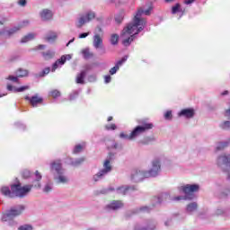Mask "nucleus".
Listing matches in <instances>:
<instances>
[{"mask_svg":"<svg viewBox=\"0 0 230 230\" xmlns=\"http://www.w3.org/2000/svg\"><path fill=\"white\" fill-rule=\"evenodd\" d=\"M152 10H154V7L150 5L147 9L139 8L136 13V15L133 18V22H129L121 31L120 37L124 39L122 40V44L125 46V48H128L132 42H134V39H136V36L139 35L141 31L145 30L146 27V20L144 18H141V15L143 13L145 15H150ZM127 35H130L129 37L126 38Z\"/></svg>","mask_w":230,"mask_h":230,"instance_id":"nucleus-1","label":"nucleus"},{"mask_svg":"<svg viewBox=\"0 0 230 230\" xmlns=\"http://www.w3.org/2000/svg\"><path fill=\"white\" fill-rule=\"evenodd\" d=\"M40 181H42V174H40L39 171H36L35 179L32 181V184L22 186L20 181H18L17 183H13L14 190L13 191L14 193V199H24L25 197H28V195H30L32 188H42Z\"/></svg>","mask_w":230,"mask_h":230,"instance_id":"nucleus-2","label":"nucleus"},{"mask_svg":"<svg viewBox=\"0 0 230 230\" xmlns=\"http://www.w3.org/2000/svg\"><path fill=\"white\" fill-rule=\"evenodd\" d=\"M26 209V206L24 205H15L10 208V209L5 210V212L2 216V222H7L10 227H16L17 221L15 218L17 217H21L24 210Z\"/></svg>","mask_w":230,"mask_h":230,"instance_id":"nucleus-3","label":"nucleus"},{"mask_svg":"<svg viewBox=\"0 0 230 230\" xmlns=\"http://www.w3.org/2000/svg\"><path fill=\"white\" fill-rule=\"evenodd\" d=\"M50 172L56 184H67L69 178L66 175V170L62 167L60 161H54L50 164Z\"/></svg>","mask_w":230,"mask_h":230,"instance_id":"nucleus-4","label":"nucleus"},{"mask_svg":"<svg viewBox=\"0 0 230 230\" xmlns=\"http://www.w3.org/2000/svg\"><path fill=\"white\" fill-rule=\"evenodd\" d=\"M116 159V154L110 152L107 159L103 164V169L100 170L96 174L93 176V182H100V181H103L111 172H112V166L111 165V161H114Z\"/></svg>","mask_w":230,"mask_h":230,"instance_id":"nucleus-5","label":"nucleus"},{"mask_svg":"<svg viewBox=\"0 0 230 230\" xmlns=\"http://www.w3.org/2000/svg\"><path fill=\"white\" fill-rule=\"evenodd\" d=\"M137 123L139 125L135 127L130 133V138L132 139H136V137H139L141 134H145V132L154 128V123L149 122L146 119H140Z\"/></svg>","mask_w":230,"mask_h":230,"instance_id":"nucleus-6","label":"nucleus"},{"mask_svg":"<svg viewBox=\"0 0 230 230\" xmlns=\"http://www.w3.org/2000/svg\"><path fill=\"white\" fill-rule=\"evenodd\" d=\"M179 191L184 193V199L186 200H193L195 199V193L200 190V185L197 183L186 184L183 186L178 187Z\"/></svg>","mask_w":230,"mask_h":230,"instance_id":"nucleus-7","label":"nucleus"},{"mask_svg":"<svg viewBox=\"0 0 230 230\" xmlns=\"http://www.w3.org/2000/svg\"><path fill=\"white\" fill-rule=\"evenodd\" d=\"M183 199L184 197L182 196L172 198L170 192H161L160 194L153 198V207L161 206V204H163L164 202H170L172 200L179 201L182 200Z\"/></svg>","mask_w":230,"mask_h":230,"instance_id":"nucleus-8","label":"nucleus"},{"mask_svg":"<svg viewBox=\"0 0 230 230\" xmlns=\"http://www.w3.org/2000/svg\"><path fill=\"white\" fill-rule=\"evenodd\" d=\"M161 158L156 157L152 160L149 170L146 171V175L150 178L159 177L161 175Z\"/></svg>","mask_w":230,"mask_h":230,"instance_id":"nucleus-9","label":"nucleus"},{"mask_svg":"<svg viewBox=\"0 0 230 230\" xmlns=\"http://www.w3.org/2000/svg\"><path fill=\"white\" fill-rule=\"evenodd\" d=\"M217 167L223 171L224 173H226L230 170V155L223 154L217 156Z\"/></svg>","mask_w":230,"mask_h":230,"instance_id":"nucleus-10","label":"nucleus"},{"mask_svg":"<svg viewBox=\"0 0 230 230\" xmlns=\"http://www.w3.org/2000/svg\"><path fill=\"white\" fill-rule=\"evenodd\" d=\"M157 227V220L155 219H146L144 221V226L137 224L134 230H155Z\"/></svg>","mask_w":230,"mask_h":230,"instance_id":"nucleus-11","label":"nucleus"},{"mask_svg":"<svg viewBox=\"0 0 230 230\" xmlns=\"http://www.w3.org/2000/svg\"><path fill=\"white\" fill-rule=\"evenodd\" d=\"M145 179H148L146 170L135 169L131 172L130 181L132 182H141L142 181H145Z\"/></svg>","mask_w":230,"mask_h":230,"instance_id":"nucleus-12","label":"nucleus"},{"mask_svg":"<svg viewBox=\"0 0 230 230\" xmlns=\"http://www.w3.org/2000/svg\"><path fill=\"white\" fill-rule=\"evenodd\" d=\"M117 195H122L125 197L128 193V191H137V186L136 185H122L118 187L116 190Z\"/></svg>","mask_w":230,"mask_h":230,"instance_id":"nucleus-13","label":"nucleus"},{"mask_svg":"<svg viewBox=\"0 0 230 230\" xmlns=\"http://www.w3.org/2000/svg\"><path fill=\"white\" fill-rule=\"evenodd\" d=\"M29 23H30V22L23 21L22 23L13 26V27L10 28L9 30H5L6 39H12V37L13 35H15V33H19V31H21V30H22V27L24 26V24H29Z\"/></svg>","mask_w":230,"mask_h":230,"instance_id":"nucleus-14","label":"nucleus"},{"mask_svg":"<svg viewBox=\"0 0 230 230\" xmlns=\"http://www.w3.org/2000/svg\"><path fill=\"white\" fill-rule=\"evenodd\" d=\"M123 201L112 200L104 207L105 211H118L123 208Z\"/></svg>","mask_w":230,"mask_h":230,"instance_id":"nucleus-15","label":"nucleus"},{"mask_svg":"<svg viewBox=\"0 0 230 230\" xmlns=\"http://www.w3.org/2000/svg\"><path fill=\"white\" fill-rule=\"evenodd\" d=\"M25 100L29 102L30 105L32 107H39L42 102H44V99L42 97H39V94L36 93L35 95L30 97V96H25Z\"/></svg>","mask_w":230,"mask_h":230,"instance_id":"nucleus-16","label":"nucleus"},{"mask_svg":"<svg viewBox=\"0 0 230 230\" xmlns=\"http://www.w3.org/2000/svg\"><path fill=\"white\" fill-rule=\"evenodd\" d=\"M66 60H71V55H63L59 59H58L55 63L52 65V73H55L57 69H58V66H64L66 64Z\"/></svg>","mask_w":230,"mask_h":230,"instance_id":"nucleus-17","label":"nucleus"},{"mask_svg":"<svg viewBox=\"0 0 230 230\" xmlns=\"http://www.w3.org/2000/svg\"><path fill=\"white\" fill-rule=\"evenodd\" d=\"M93 47L95 48V49H100L101 48L102 51V55H105L106 51H105V48H103V40L99 34H95L93 36Z\"/></svg>","mask_w":230,"mask_h":230,"instance_id":"nucleus-18","label":"nucleus"},{"mask_svg":"<svg viewBox=\"0 0 230 230\" xmlns=\"http://www.w3.org/2000/svg\"><path fill=\"white\" fill-rule=\"evenodd\" d=\"M178 116L191 119L195 116V110L193 108L183 109L178 113Z\"/></svg>","mask_w":230,"mask_h":230,"instance_id":"nucleus-19","label":"nucleus"},{"mask_svg":"<svg viewBox=\"0 0 230 230\" xmlns=\"http://www.w3.org/2000/svg\"><path fill=\"white\" fill-rule=\"evenodd\" d=\"M40 16L41 21H44V22L51 21V19H53V11L49 9H43L40 13Z\"/></svg>","mask_w":230,"mask_h":230,"instance_id":"nucleus-20","label":"nucleus"},{"mask_svg":"<svg viewBox=\"0 0 230 230\" xmlns=\"http://www.w3.org/2000/svg\"><path fill=\"white\" fill-rule=\"evenodd\" d=\"M13 184L11 185V190L10 187H2L1 191L4 195V197H8L9 199H14V192H13Z\"/></svg>","mask_w":230,"mask_h":230,"instance_id":"nucleus-21","label":"nucleus"},{"mask_svg":"<svg viewBox=\"0 0 230 230\" xmlns=\"http://www.w3.org/2000/svg\"><path fill=\"white\" fill-rule=\"evenodd\" d=\"M28 89H30V85L15 87L12 84H7V90L11 91V93H24V91H28Z\"/></svg>","mask_w":230,"mask_h":230,"instance_id":"nucleus-22","label":"nucleus"},{"mask_svg":"<svg viewBox=\"0 0 230 230\" xmlns=\"http://www.w3.org/2000/svg\"><path fill=\"white\" fill-rule=\"evenodd\" d=\"M199 209V204L197 202H190L186 207V213L188 215H193L195 211Z\"/></svg>","mask_w":230,"mask_h":230,"instance_id":"nucleus-23","label":"nucleus"},{"mask_svg":"<svg viewBox=\"0 0 230 230\" xmlns=\"http://www.w3.org/2000/svg\"><path fill=\"white\" fill-rule=\"evenodd\" d=\"M85 156L80 157V158H70V164L71 166L74 167H78V166H82V164H84V163H85Z\"/></svg>","mask_w":230,"mask_h":230,"instance_id":"nucleus-24","label":"nucleus"},{"mask_svg":"<svg viewBox=\"0 0 230 230\" xmlns=\"http://www.w3.org/2000/svg\"><path fill=\"white\" fill-rule=\"evenodd\" d=\"M85 76H87V71L82 70L75 78V83L84 85L85 84Z\"/></svg>","mask_w":230,"mask_h":230,"instance_id":"nucleus-25","label":"nucleus"},{"mask_svg":"<svg viewBox=\"0 0 230 230\" xmlns=\"http://www.w3.org/2000/svg\"><path fill=\"white\" fill-rule=\"evenodd\" d=\"M14 75L18 76V78H26L30 75V71L28 69L24 68H18L15 72Z\"/></svg>","mask_w":230,"mask_h":230,"instance_id":"nucleus-26","label":"nucleus"},{"mask_svg":"<svg viewBox=\"0 0 230 230\" xmlns=\"http://www.w3.org/2000/svg\"><path fill=\"white\" fill-rule=\"evenodd\" d=\"M87 20L84 16V14L81 15L79 18H77L75 22V27L76 28H83L84 24H87Z\"/></svg>","mask_w":230,"mask_h":230,"instance_id":"nucleus-27","label":"nucleus"},{"mask_svg":"<svg viewBox=\"0 0 230 230\" xmlns=\"http://www.w3.org/2000/svg\"><path fill=\"white\" fill-rule=\"evenodd\" d=\"M82 55H83V58H84V60H89L90 58H93V57H94V54L93 52H91L89 48L83 49Z\"/></svg>","mask_w":230,"mask_h":230,"instance_id":"nucleus-28","label":"nucleus"},{"mask_svg":"<svg viewBox=\"0 0 230 230\" xmlns=\"http://www.w3.org/2000/svg\"><path fill=\"white\" fill-rule=\"evenodd\" d=\"M112 191H116V189H114V187H108V188L97 190L96 194L97 195H109V193H111Z\"/></svg>","mask_w":230,"mask_h":230,"instance_id":"nucleus-29","label":"nucleus"},{"mask_svg":"<svg viewBox=\"0 0 230 230\" xmlns=\"http://www.w3.org/2000/svg\"><path fill=\"white\" fill-rule=\"evenodd\" d=\"M51 71V68L49 67H45L41 72L35 74L34 76L35 78H44V76H46L47 75H49Z\"/></svg>","mask_w":230,"mask_h":230,"instance_id":"nucleus-30","label":"nucleus"},{"mask_svg":"<svg viewBox=\"0 0 230 230\" xmlns=\"http://www.w3.org/2000/svg\"><path fill=\"white\" fill-rule=\"evenodd\" d=\"M229 146V143L226 141L219 142L217 144L215 152H221V150H224V148H227Z\"/></svg>","mask_w":230,"mask_h":230,"instance_id":"nucleus-31","label":"nucleus"},{"mask_svg":"<svg viewBox=\"0 0 230 230\" xmlns=\"http://www.w3.org/2000/svg\"><path fill=\"white\" fill-rule=\"evenodd\" d=\"M153 141H155V137H145L141 140L138 141V145H149L153 143Z\"/></svg>","mask_w":230,"mask_h":230,"instance_id":"nucleus-32","label":"nucleus"},{"mask_svg":"<svg viewBox=\"0 0 230 230\" xmlns=\"http://www.w3.org/2000/svg\"><path fill=\"white\" fill-rule=\"evenodd\" d=\"M41 55L44 60H51L53 57H55V51L53 50H47L46 52H41Z\"/></svg>","mask_w":230,"mask_h":230,"instance_id":"nucleus-33","label":"nucleus"},{"mask_svg":"<svg viewBox=\"0 0 230 230\" xmlns=\"http://www.w3.org/2000/svg\"><path fill=\"white\" fill-rule=\"evenodd\" d=\"M155 208H156V207H154V200L152 199L151 206L140 207L139 211H141L142 213H150V211H153Z\"/></svg>","mask_w":230,"mask_h":230,"instance_id":"nucleus-34","label":"nucleus"},{"mask_svg":"<svg viewBox=\"0 0 230 230\" xmlns=\"http://www.w3.org/2000/svg\"><path fill=\"white\" fill-rule=\"evenodd\" d=\"M229 193H230V188L226 189L225 190L217 193L216 197H217V199H227Z\"/></svg>","mask_w":230,"mask_h":230,"instance_id":"nucleus-35","label":"nucleus"},{"mask_svg":"<svg viewBox=\"0 0 230 230\" xmlns=\"http://www.w3.org/2000/svg\"><path fill=\"white\" fill-rule=\"evenodd\" d=\"M86 22H91V21H93V19H95L96 17V13L93 12V11H88L85 14H84Z\"/></svg>","mask_w":230,"mask_h":230,"instance_id":"nucleus-36","label":"nucleus"},{"mask_svg":"<svg viewBox=\"0 0 230 230\" xmlns=\"http://www.w3.org/2000/svg\"><path fill=\"white\" fill-rule=\"evenodd\" d=\"M86 22H91V21H93V19H95L96 17V13L93 12V11H88L85 14H84Z\"/></svg>","mask_w":230,"mask_h":230,"instance_id":"nucleus-37","label":"nucleus"},{"mask_svg":"<svg viewBox=\"0 0 230 230\" xmlns=\"http://www.w3.org/2000/svg\"><path fill=\"white\" fill-rule=\"evenodd\" d=\"M35 39V34L33 33H29L26 36H24L22 40H21V43L22 44H26V42H30V40H33Z\"/></svg>","mask_w":230,"mask_h":230,"instance_id":"nucleus-38","label":"nucleus"},{"mask_svg":"<svg viewBox=\"0 0 230 230\" xmlns=\"http://www.w3.org/2000/svg\"><path fill=\"white\" fill-rule=\"evenodd\" d=\"M123 19H125V13L123 12L115 15V22L117 24H121V22H123Z\"/></svg>","mask_w":230,"mask_h":230,"instance_id":"nucleus-39","label":"nucleus"},{"mask_svg":"<svg viewBox=\"0 0 230 230\" xmlns=\"http://www.w3.org/2000/svg\"><path fill=\"white\" fill-rule=\"evenodd\" d=\"M110 42L112 46H117L118 42H119V35L118 34H111Z\"/></svg>","mask_w":230,"mask_h":230,"instance_id":"nucleus-40","label":"nucleus"},{"mask_svg":"<svg viewBox=\"0 0 230 230\" xmlns=\"http://www.w3.org/2000/svg\"><path fill=\"white\" fill-rule=\"evenodd\" d=\"M50 191H53V182L49 181L43 188V193H50Z\"/></svg>","mask_w":230,"mask_h":230,"instance_id":"nucleus-41","label":"nucleus"},{"mask_svg":"<svg viewBox=\"0 0 230 230\" xmlns=\"http://www.w3.org/2000/svg\"><path fill=\"white\" fill-rule=\"evenodd\" d=\"M45 40H47V42H49V44H53V42L57 40V35L55 33L49 34L46 36Z\"/></svg>","mask_w":230,"mask_h":230,"instance_id":"nucleus-42","label":"nucleus"},{"mask_svg":"<svg viewBox=\"0 0 230 230\" xmlns=\"http://www.w3.org/2000/svg\"><path fill=\"white\" fill-rule=\"evenodd\" d=\"M49 96H50V98H54V99L60 98L61 93L58 90H52L49 93Z\"/></svg>","mask_w":230,"mask_h":230,"instance_id":"nucleus-43","label":"nucleus"},{"mask_svg":"<svg viewBox=\"0 0 230 230\" xmlns=\"http://www.w3.org/2000/svg\"><path fill=\"white\" fill-rule=\"evenodd\" d=\"M220 128L222 130H230V120H226L219 124Z\"/></svg>","mask_w":230,"mask_h":230,"instance_id":"nucleus-44","label":"nucleus"},{"mask_svg":"<svg viewBox=\"0 0 230 230\" xmlns=\"http://www.w3.org/2000/svg\"><path fill=\"white\" fill-rule=\"evenodd\" d=\"M128 59V56H124L120 60L116 62L115 66L119 69V67H121V66H123Z\"/></svg>","mask_w":230,"mask_h":230,"instance_id":"nucleus-45","label":"nucleus"},{"mask_svg":"<svg viewBox=\"0 0 230 230\" xmlns=\"http://www.w3.org/2000/svg\"><path fill=\"white\" fill-rule=\"evenodd\" d=\"M181 12V4H176L172 7V13L175 15V13H179Z\"/></svg>","mask_w":230,"mask_h":230,"instance_id":"nucleus-46","label":"nucleus"},{"mask_svg":"<svg viewBox=\"0 0 230 230\" xmlns=\"http://www.w3.org/2000/svg\"><path fill=\"white\" fill-rule=\"evenodd\" d=\"M22 176L23 179H30V177H31V172H30L28 169H24L22 172Z\"/></svg>","mask_w":230,"mask_h":230,"instance_id":"nucleus-47","label":"nucleus"},{"mask_svg":"<svg viewBox=\"0 0 230 230\" xmlns=\"http://www.w3.org/2000/svg\"><path fill=\"white\" fill-rule=\"evenodd\" d=\"M172 224H173V217H168V218L164 221V225L165 226V227H170V226H172Z\"/></svg>","mask_w":230,"mask_h":230,"instance_id":"nucleus-48","label":"nucleus"},{"mask_svg":"<svg viewBox=\"0 0 230 230\" xmlns=\"http://www.w3.org/2000/svg\"><path fill=\"white\" fill-rule=\"evenodd\" d=\"M78 94H80V93H78V91H75L72 93H70L69 95V101L73 102V100H76V98H78Z\"/></svg>","mask_w":230,"mask_h":230,"instance_id":"nucleus-49","label":"nucleus"},{"mask_svg":"<svg viewBox=\"0 0 230 230\" xmlns=\"http://www.w3.org/2000/svg\"><path fill=\"white\" fill-rule=\"evenodd\" d=\"M18 230H33V226L31 225L25 224L18 227Z\"/></svg>","mask_w":230,"mask_h":230,"instance_id":"nucleus-50","label":"nucleus"},{"mask_svg":"<svg viewBox=\"0 0 230 230\" xmlns=\"http://www.w3.org/2000/svg\"><path fill=\"white\" fill-rule=\"evenodd\" d=\"M7 80H10L11 82H13L14 84H19V76H17V75H9L7 77Z\"/></svg>","mask_w":230,"mask_h":230,"instance_id":"nucleus-51","label":"nucleus"},{"mask_svg":"<svg viewBox=\"0 0 230 230\" xmlns=\"http://www.w3.org/2000/svg\"><path fill=\"white\" fill-rule=\"evenodd\" d=\"M227 213V209L226 208H218L217 210H216V215H226Z\"/></svg>","mask_w":230,"mask_h":230,"instance_id":"nucleus-52","label":"nucleus"},{"mask_svg":"<svg viewBox=\"0 0 230 230\" xmlns=\"http://www.w3.org/2000/svg\"><path fill=\"white\" fill-rule=\"evenodd\" d=\"M82 150H84V146L79 144V145L75 146L74 154H80V152H82Z\"/></svg>","mask_w":230,"mask_h":230,"instance_id":"nucleus-53","label":"nucleus"},{"mask_svg":"<svg viewBox=\"0 0 230 230\" xmlns=\"http://www.w3.org/2000/svg\"><path fill=\"white\" fill-rule=\"evenodd\" d=\"M119 137H120V139H127L128 141H132V138H130V135H127V134H125L123 132H121L119 134Z\"/></svg>","mask_w":230,"mask_h":230,"instance_id":"nucleus-54","label":"nucleus"},{"mask_svg":"<svg viewBox=\"0 0 230 230\" xmlns=\"http://www.w3.org/2000/svg\"><path fill=\"white\" fill-rule=\"evenodd\" d=\"M119 71V68L115 65L113 67H111L109 71L110 75H116Z\"/></svg>","mask_w":230,"mask_h":230,"instance_id":"nucleus-55","label":"nucleus"},{"mask_svg":"<svg viewBox=\"0 0 230 230\" xmlns=\"http://www.w3.org/2000/svg\"><path fill=\"white\" fill-rule=\"evenodd\" d=\"M15 127H17V128H20L21 130H26V125L21 123V122H16L14 123Z\"/></svg>","mask_w":230,"mask_h":230,"instance_id":"nucleus-56","label":"nucleus"},{"mask_svg":"<svg viewBox=\"0 0 230 230\" xmlns=\"http://www.w3.org/2000/svg\"><path fill=\"white\" fill-rule=\"evenodd\" d=\"M106 130H116L118 128V126L116 124H111L105 126Z\"/></svg>","mask_w":230,"mask_h":230,"instance_id":"nucleus-57","label":"nucleus"},{"mask_svg":"<svg viewBox=\"0 0 230 230\" xmlns=\"http://www.w3.org/2000/svg\"><path fill=\"white\" fill-rule=\"evenodd\" d=\"M4 22H8V19L4 17V15H0V26H3Z\"/></svg>","mask_w":230,"mask_h":230,"instance_id":"nucleus-58","label":"nucleus"},{"mask_svg":"<svg viewBox=\"0 0 230 230\" xmlns=\"http://www.w3.org/2000/svg\"><path fill=\"white\" fill-rule=\"evenodd\" d=\"M112 77L111 75H104V84H111Z\"/></svg>","mask_w":230,"mask_h":230,"instance_id":"nucleus-59","label":"nucleus"},{"mask_svg":"<svg viewBox=\"0 0 230 230\" xmlns=\"http://www.w3.org/2000/svg\"><path fill=\"white\" fill-rule=\"evenodd\" d=\"M18 4H19L20 6L24 7V6H26V4H28V1H27V0H19V1H18Z\"/></svg>","mask_w":230,"mask_h":230,"instance_id":"nucleus-60","label":"nucleus"},{"mask_svg":"<svg viewBox=\"0 0 230 230\" xmlns=\"http://www.w3.org/2000/svg\"><path fill=\"white\" fill-rule=\"evenodd\" d=\"M165 119H172V111H168L164 114Z\"/></svg>","mask_w":230,"mask_h":230,"instance_id":"nucleus-61","label":"nucleus"},{"mask_svg":"<svg viewBox=\"0 0 230 230\" xmlns=\"http://www.w3.org/2000/svg\"><path fill=\"white\" fill-rule=\"evenodd\" d=\"M86 37H89V32L80 33L78 39H86Z\"/></svg>","mask_w":230,"mask_h":230,"instance_id":"nucleus-62","label":"nucleus"},{"mask_svg":"<svg viewBox=\"0 0 230 230\" xmlns=\"http://www.w3.org/2000/svg\"><path fill=\"white\" fill-rule=\"evenodd\" d=\"M88 82H96V75H88Z\"/></svg>","mask_w":230,"mask_h":230,"instance_id":"nucleus-63","label":"nucleus"},{"mask_svg":"<svg viewBox=\"0 0 230 230\" xmlns=\"http://www.w3.org/2000/svg\"><path fill=\"white\" fill-rule=\"evenodd\" d=\"M4 36L6 38V29H0V37Z\"/></svg>","mask_w":230,"mask_h":230,"instance_id":"nucleus-64","label":"nucleus"}]
</instances>
